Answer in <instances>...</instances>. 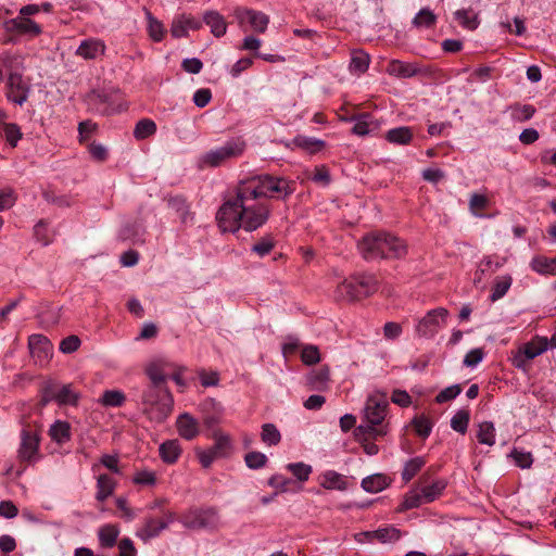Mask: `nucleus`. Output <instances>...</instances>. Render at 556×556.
I'll return each mask as SVG.
<instances>
[{
    "label": "nucleus",
    "mask_w": 556,
    "mask_h": 556,
    "mask_svg": "<svg viewBox=\"0 0 556 556\" xmlns=\"http://www.w3.org/2000/svg\"><path fill=\"white\" fill-rule=\"evenodd\" d=\"M34 236L43 247L52 243L55 232L50 229L49 224L45 219H40L34 227Z\"/></svg>",
    "instance_id": "79ce46f5"
},
{
    "label": "nucleus",
    "mask_w": 556,
    "mask_h": 556,
    "mask_svg": "<svg viewBox=\"0 0 556 556\" xmlns=\"http://www.w3.org/2000/svg\"><path fill=\"white\" fill-rule=\"evenodd\" d=\"M469 419V410L459 409L451 419V428L456 432L465 434L468 429Z\"/></svg>",
    "instance_id": "864d4df0"
},
{
    "label": "nucleus",
    "mask_w": 556,
    "mask_h": 556,
    "mask_svg": "<svg viewBox=\"0 0 556 556\" xmlns=\"http://www.w3.org/2000/svg\"><path fill=\"white\" fill-rule=\"evenodd\" d=\"M168 206L179 215L182 224H189L192 222L193 216L192 213L190 212V205L188 204L184 197H172L168 200Z\"/></svg>",
    "instance_id": "72a5a7b5"
},
{
    "label": "nucleus",
    "mask_w": 556,
    "mask_h": 556,
    "mask_svg": "<svg viewBox=\"0 0 556 556\" xmlns=\"http://www.w3.org/2000/svg\"><path fill=\"white\" fill-rule=\"evenodd\" d=\"M131 481L136 485L153 488L157 483V476L151 469H137L132 475Z\"/></svg>",
    "instance_id": "a19ab883"
},
{
    "label": "nucleus",
    "mask_w": 556,
    "mask_h": 556,
    "mask_svg": "<svg viewBox=\"0 0 556 556\" xmlns=\"http://www.w3.org/2000/svg\"><path fill=\"white\" fill-rule=\"evenodd\" d=\"M369 63L370 58L368 53L361 49L354 50L351 54L349 70L352 74L359 76L368 70Z\"/></svg>",
    "instance_id": "2f4dec72"
},
{
    "label": "nucleus",
    "mask_w": 556,
    "mask_h": 556,
    "mask_svg": "<svg viewBox=\"0 0 556 556\" xmlns=\"http://www.w3.org/2000/svg\"><path fill=\"white\" fill-rule=\"evenodd\" d=\"M4 136L7 142L15 148L17 146V142L22 139V131L17 124L15 123H9L4 125Z\"/></svg>",
    "instance_id": "69168bd1"
},
{
    "label": "nucleus",
    "mask_w": 556,
    "mask_h": 556,
    "mask_svg": "<svg viewBox=\"0 0 556 556\" xmlns=\"http://www.w3.org/2000/svg\"><path fill=\"white\" fill-rule=\"evenodd\" d=\"M511 285V278L510 277H503L500 280H496L493 285V288L491 290L490 299L491 301L495 302L503 298L506 292L508 291L509 287Z\"/></svg>",
    "instance_id": "e2e57ef3"
},
{
    "label": "nucleus",
    "mask_w": 556,
    "mask_h": 556,
    "mask_svg": "<svg viewBox=\"0 0 556 556\" xmlns=\"http://www.w3.org/2000/svg\"><path fill=\"white\" fill-rule=\"evenodd\" d=\"M388 72L390 75L400 78H410L419 74L420 70L416 64L406 63L400 60H392L388 65Z\"/></svg>",
    "instance_id": "cd10ccee"
},
{
    "label": "nucleus",
    "mask_w": 556,
    "mask_h": 556,
    "mask_svg": "<svg viewBox=\"0 0 556 556\" xmlns=\"http://www.w3.org/2000/svg\"><path fill=\"white\" fill-rule=\"evenodd\" d=\"M21 442L17 450V458L21 463L34 465L42 457L40 454V434L30 426L21 430Z\"/></svg>",
    "instance_id": "f8f14e48"
},
{
    "label": "nucleus",
    "mask_w": 556,
    "mask_h": 556,
    "mask_svg": "<svg viewBox=\"0 0 556 556\" xmlns=\"http://www.w3.org/2000/svg\"><path fill=\"white\" fill-rule=\"evenodd\" d=\"M28 348L31 355L39 362H48L52 357L53 345L43 334L34 333L28 338Z\"/></svg>",
    "instance_id": "aec40b11"
},
{
    "label": "nucleus",
    "mask_w": 556,
    "mask_h": 556,
    "mask_svg": "<svg viewBox=\"0 0 556 556\" xmlns=\"http://www.w3.org/2000/svg\"><path fill=\"white\" fill-rule=\"evenodd\" d=\"M78 400L79 394L72 389L71 384L59 387L56 401L59 405L76 406L78 404Z\"/></svg>",
    "instance_id": "8fccbe9b"
},
{
    "label": "nucleus",
    "mask_w": 556,
    "mask_h": 556,
    "mask_svg": "<svg viewBox=\"0 0 556 556\" xmlns=\"http://www.w3.org/2000/svg\"><path fill=\"white\" fill-rule=\"evenodd\" d=\"M319 484L327 490L345 491L348 481L345 477L334 470H326L319 476Z\"/></svg>",
    "instance_id": "bb28decb"
},
{
    "label": "nucleus",
    "mask_w": 556,
    "mask_h": 556,
    "mask_svg": "<svg viewBox=\"0 0 556 556\" xmlns=\"http://www.w3.org/2000/svg\"><path fill=\"white\" fill-rule=\"evenodd\" d=\"M245 150V140L242 137H233L225 141L223 146L201 154L197 164L200 169L219 167L231 160L239 159Z\"/></svg>",
    "instance_id": "423d86ee"
},
{
    "label": "nucleus",
    "mask_w": 556,
    "mask_h": 556,
    "mask_svg": "<svg viewBox=\"0 0 556 556\" xmlns=\"http://www.w3.org/2000/svg\"><path fill=\"white\" fill-rule=\"evenodd\" d=\"M378 289L375 275L357 274L340 282L334 291L338 300L354 302L374 294Z\"/></svg>",
    "instance_id": "0eeeda50"
},
{
    "label": "nucleus",
    "mask_w": 556,
    "mask_h": 556,
    "mask_svg": "<svg viewBox=\"0 0 556 556\" xmlns=\"http://www.w3.org/2000/svg\"><path fill=\"white\" fill-rule=\"evenodd\" d=\"M447 315V309L443 307H438L429 311L418 321L416 326V333L419 337L433 338L441 328V324L445 323Z\"/></svg>",
    "instance_id": "2eb2a0df"
},
{
    "label": "nucleus",
    "mask_w": 556,
    "mask_h": 556,
    "mask_svg": "<svg viewBox=\"0 0 556 556\" xmlns=\"http://www.w3.org/2000/svg\"><path fill=\"white\" fill-rule=\"evenodd\" d=\"M214 444L210 450L217 456V458H227L232 451V441L228 434L215 430L212 434Z\"/></svg>",
    "instance_id": "a878e982"
},
{
    "label": "nucleus",
    "mask_w": 556,
    "mask_h": 556,
    "mask_svg": "<svg viewBox=\"0 0 556 556\" xmlns=\"http://www.w3.org/2000/svg\"><path fill=\"white\" fill-rule=\"evenodd\" d=\"M301 361L307 366L319 363L320 353L318 348L312 344L304 345L301 351Z\"/></svg>",
    "instance_id": "680f3d73"
},
{
    "label": "nucleus",
    "mask_w": 556,
    "mask_h": 556,
    "mask_svg": "<svg viewBox=\"0 0 556 556\" xmlns=\"http://www.w3.org/2000/svg\"><path fill=\"white\" fill-rule=\"evenodd\" d=\"M182 454V447L177 439L166 440L159 446L161 460L166 465L176 464Z\"/></svg>",
    "instance_id": "5701e85b"
},
{
    "label": "nucleus",
    "mask_w": 556,
    "mask_h": 556,
    "mask_svg": "<svg viewBox=\"0 0 556 556\" xmlns=\"http://www.w3.org/2000/svg\"><path fill=\"white\" fill-rule=\"evenodd\" d=\"M88 106L103 116L114 115L128 109L119 90H92L86 97Z\"/></svg>",
    "instance_id": "1a4fd4ad"
},
{
    "label": "nucleus",
    "mask_w": 556,
    "mask_h": 556,
    "mask_svg": "<svg viewBox=\"0 0 556 556\" xmlns=\"http://www.w3.org/2000/svg\"><path fill=\"white\" fill-rule=\"evenodd\" d=\"M106 50L105 42L100 38L90 37L84 39L75 51V55L86 60H96L104 55Z\"/></svg>",
    "instance_id": "412c9836"
},
{
    "label": "nucleus",
    "mask_w": 556,
    "mask_h": 556,
    "mask_svg": "<svg viewBox=\"0 0 556 556\" xmlns=\"http://www.w3.org/2000/svg\"><path fill=\"white\" fill-rule=\"evenodd\" d=\"M427 458L425 456H415L413 458L407 459L404 463L401 478L402 481L406 484L412 481L415 476L426 466Z\"/></svg>",
    "instance_id": "c85d7f7f"
},
{
    "label": "nucleus",
    "mask_w": 556,
    "mask_h": 556,
    "mask_svg": "<svg viewBox=\"0 0 556 556\" xmlns=\"http://www.w3.org/2000/svg\"><path fill=\"white\" fill-rule=\"evenodd\" d=\"M140 403L149 420L161 424L170 415L174 399L167 386L148 384L142 390Z\"/></svg>",
    "instance_id": "7ed1b4c3"
},
{
    "label": "nucleus",
    "mask_w": 556,
    "mask_h": 556,
    "mask_svg": "<svg viewBox=\"0 0 556 556\" xmlns=\"http://www.w3.org/2000/svg\"><path fill=\"white\" fill-rule=\"evenodd\" d=\"M30 92V81L24 77L22 71L15 68L8 75L4 94L9 102L22 106L28 100Z\"/></svg>",
    "instance_id": "ddd939ff"
},
{
    "label": "nucleus",
    "mask_w": 556,
    "mask_h": 556,
    "mask_svg": "<svg viewBox=\"0 0 556 556\" xmlns=\"http://www.w3.org/2000/svg\"><path fill=\"white\" fill-rule=\"evenodd\" d=\"M176 520V514L173 511H165L163 517L147 516L142 528L138 531V536L143 541H150L161 534V532L168 528L170 523Z\"/></svg>",
    "instance_id": "dca6fc26"
},
{
    "label": "nucleus",
    "mask_w": 556,
    "mask_h": 556,
    "mask_svg": "<svg viewBox=\"0 0 556 556\" xmlns=\"http://www.w3.org/2000/svg\"><path fill=\"white\" fill-rule=\"evenodd\" d=\"M245 189L239 186V202L241 203L242 229L252 232L263 227L271 214L269 201L256 195L244 194Z\"/></svg>",
    "instance_id": "39448f33"
},
{
    "label": "nucleus",
    "mask_w": 556,
    "mask_h": 556,
    "mask_svg": "<svg viewBox=\"0 0 556 556\" xmlns=\"http://www.w3.org/2000/svg\"><path fill=\"white\" fill-rule=\"evenodd\" d=\"M361 484L362 488L369 493L380 492L388 486L387 478L381 473L364 478Z\"/></svg>",
    "instance_id": "37998d69"
},
{
    "label": "nucleus",
    "mask_w": 556,
    "mask_h": 556,
    "mask_svg": "<svg viewBox=\"0 0 556 556\" xmlns=\"http://www.w3.org/2000/svg\"><path fill=\"white\" fill-rule=\"evenodd\" d=\"M462 392V387L459 384H453L445 389H443L435 397L437 403H446L448 401L457 397Z\"/></svg>",
    "instance_id": "774afa93"
},
{
    "label": "nucleus",
    "mask_w": 556,
    "mask_h": 556,
    "mask_svg": "<svg viewBox=\"0 0 556 556\" xmlns=\"http://www.w3.org/2000/svg\"><path fill=\"white\" fill-rule=\"evenodd\" d=\"M388 407L389 403L383 394L368 396L364 408L366 425H359L355 428L354 434L356 440H362V437L365 434L378 438L388 433V425H382Z\"/></svg>",
    "instance_id": "20e7f679"
},
{
    "label": "nucleus",
    "mask_w": 556,
    "mask_h": 556,
    "mask_svg": "<svg viewBox=\"0 0 556 556\" xmlns=\"http://www.w3.org/2000/svg\"><path fill=\"white\" fill-rule=\"evenodd\" d=\"M490 206V200L486 195L472 193L469 199V210L471 214L479 218L488 217L484 211Z\"/></svg>",
    "instance_id": "4c0bfd02"
},
{
    "label": "nucleus",
    "mask_w": 556,
    "mask_h": 556,
    "mask_svg": "<svg viewBox=\"0 0 556 556\" xmlns=\"http://www.w3.org/2000/svg\"><path fill=\"white\" fill-rule=\"evenodd\" d=\"M275 248V241L271 236H265L255 244L252 245L251 251L260 257L268 255Z\"/></svg>",
    "instance_id": "052dcab7"
},
{
    "label": "nucleus",
    "mask_w": 556,
    "mask_h": 556,
    "mask_svg": "<svg viewBox=\"0 0 556 556\" xmlns=\"http://www.w3.org/2000/svg\"><path fill=\"white\" fill-rule=\"evenodd\" d=\"M116 481L109 475L102 473L97 478L96 500L98 502L106 501L114 492Z\"/></svg>",
    "instance_id": "7c9ffc66"
},
{
    "label": "nucleus",
    "mask_w": 556,
    "mask_h": 556,
    "mask_svg": "<svg viewBox=\"0 0 556 556\" xmlns=\"http://www.w3.org/2000/svg\"><path fill=\"white\" fill-rule=\"evenodd\" d=\"M505 263V258L497 255L485 256L479 264V270L482 274H492L501 268Z\"/></svg>",
    "instance_id": "13d9d810"
},
{
    "label": "nucleus",
    "mask_w": 556,
    "mask_h": 556,
    "mask_svg": "<svg viewBox=\"0 0 556 556\" xmlns=\"http://www.w3.org/2000/svg\"><path fill=\"white\" fill-rule=\"evenodd\" d=\"M530 268L540 275H556V255L547 257L545 255H536L530 262Z\"/></svg>",
    "instance_id": "c756f323"
},
{
    "label": "nucleus",
    "mask_w": 556,
    "mask_h": 556,
    "mask_svg": "<svg viewBox=\"0 0 556 556\" xmlns=\"http://www.w3.org/2000/svg\"><path fill=\"white\" fill-rule=\"evenodd\" d=\"M412 23L417 28H431L437 23V15L429 8H422L415 15Z\"/></svg>",
    "instance_id": "de8ad7c7"
},
{
    "label": "nucleus",
    "mask_w": 556,
    "mask_h": 556,
    "mask_svg": "<svg viewBox=\"0 0 556 556\" xmlns=\"http://www.w3.org/2000/svg\"><path fill=\"white\" fill-rule=\"evenodd\" d=\"M484 348H475L466 353L463 365L468 368H476L485 357Z\"/></svg>",
    "instance_id": "bf43d9fd"
},
{
    "label": "nucleus",
    "mask_w": 556,
    "mask_h": 556,
    "mask_svg": "<svg viewBox=\"0 0 556 556\" xmlns=\"http://www.w3.org/2000/svg\"><path fill=\"white\" fill-rule=\"evenodd\" d=\"M477 440L480 444L492 446L495 444V428L493 422L483 421L479 424Z\"/></svg>",
    "instance_id": "a18cd8bd"
},
{
    "label": "nucleus",
    "mask_w": 556,
    "mask_h": 556,
    "mask_svg": "<svg viewBox=\"0 0 556 556\" xmlns=\"http://www.w3.org/2000/svg\"><path fill=\"white\" fill-rule=\"evenodd\" d=\"M548 348V340L544 337H534L531 341L523 344V358L533 359L541 355Z\"/></svg>",
    "instance_id": "f704fd0d"
},
{
    "label": "nucleus",
    "mask_w": 556,
    "mask_h": 556,
    "mask_svg": "<svg viewBox=\"0 0 556 556\" xmlns=\"http://www.w3.org/2000/svg\"><path fill=\"white\" fill-rule=\"evenodd\" d=\"M239 186L245 189L244 194L256 195L262 200L285 201L295 191V182L287 177L269 174L257 175L240 181Z\"/></svg>",
    "instance_id": "f03ea898"
},
{
    "label": "nucleus",
    "mask_w": 556,
    "mask_h": 556,
    "mask_svg": "<svg viewBox=\"0 0 556 556\" xmlns=\"http://www.w3.org/2000/svg\"><path fill=\"white\" fill-rule=\"evenodd\" d=\"M178 520L185 528L190 530H217L220 525L218 510L213 506H193L180 514Z\"/></svg>",
    "instance_id": "6e6552de"
},
{
    "label": "nucleus",
    "mask_w": 556,
    "mask_h": 556,
    "mask_svg": "<svg viewBox=\"0 0 556 556\" xmlns=\"http://www.w3.org/2000/svg\"><path fill=\"white\" fill-rule=\"evenodd\" d=\"M233 16L243 31L253 30L264 34L269 24V16L267 14L249 8H236Z\"/></svg>",
    "instance_id": "4468645a"
},
{
    "label": "nucleus",
    "mask_w": 556,
    "mask_h": 556,
    "mask_svg": "<svg viewBox=\"0 0 556 556\" xmlns=\"http://www.w3.org/2000/svg\"><path fill=\"white\" fill-rule=\"evenodd\" d=\"M412 426L420 438L426 439L430 435L433 424L429 417L420 415L413 418Z\"/></svg>",
    "instance_id": "3c124183"
},
{
    "label": "nucleus",
    "mask_w": 556,
    "mask_h": 556,
    "mask_svg": "<svg viewBox=\"0 0 556 556\" xmlns=\"http://www.w3.org/2000/svg\"><path fill=\"white\" fill-rule=\"evenodd\" d=\"M267 460V456L264 453L256 451L249 452L244 456L245 465L250 469L254 470L263 468L266 465Z\"/></svg>",
    "instance_id": "0e129e2a"
},
{
    "label": "nucleus",
    "mask_w": 556,
    "mask_h": 556,
    "mask_svg": "<svg viewBox=\"0 0 556 556\" xmlns=\"http://www.w3.org/2000/svg\"><path fill=\"white\" fill-rule=\"evenodd\" d=\"M157 130L156 124L150 118H142L136 123L134 137L137 140H144L152 137Z\"/></svg>",
    "instance_id": "ea45409f"
},
{
    "label": "nucleus",
    "mask_w": 556,
    "mask_h": 556,
    "mask_svg": "<svg viewBox=\"0 0 556 556\" xmlns=\"http://www.w3.org/2000/svg\"><path fill=\"white\" fill-rule=\"evenodd\" d=\"M202 28V21L198 17L182 13L174 17L170 26V34L174 38H185L189 30H199Z\"/></svg>",
    "instance_id": "6ab92c4d"
},
{
    "label": "nucleus",
    "mask_w": 556,
    "mask_h": 556,
    "mask_svg": "<svg viewBox=\"0 0 556 556\" xmlns=\"http://www.w3.org/2000/svg\"><path fill=\"white\" fill-rule=\"evenodd\" d=\"M202 24L204 23L210 27L211 34L216 37L220 38L226 35L227 33V22L225 17L215 10H208L205 11L203 14Z\"/></svg>",
    "instance_id": "b1692460"
},
{
    "label": "nucleus",
    "mask_w": 556,
    "mask_h": 556,
    "mask_svg": "<svg viewBox=\"0 0 556 556\" xmlns=\"http://www.w3.org/2000/svg\"><path fill=\"white\" fill-rule=\"evenodd\" d=\"M119 530L116 526L105 525L99 529L98 538L100 545L104 548H111L116 544Z\"/></svg>",
    "instance_id": "58836bf2"
},
{
    "label": "nucleus",
    "mask_w": 556,
    "mask_h": 556,
    "mask_svg": "<svg viewBox=\"0 0 556 556\" xmlns=\"http://www.w3.org/2000/svg\"><path fill=\"white\" fill-rule=\"evenodd\" d=\"M342 121L354 122L351 132L358 137H365L377 131L380 123L369 112L354 114L350 117H344Z\"/></svg>",
    "instance_id": "a211bd4d"
},
{
    "label": "nucleus",
    "mask_w": 556,
    "mask_h": 556,
    "mask_svg": "<svg viewBox=\"0 0 556 556\" xmlns=\"http://www.w3.org/2000/svg\"><path fill=\"white\" fill-rule=\"evenodd\" d=\"M59 384L53 381L46 382L40 389V404L48 405L50 402L58 401Z\"/></svg>",
    "instance_id": "5fc2aeb1"
},
{
    "label": "nucleus",
    "mask_w": 556,
    "mask_h": 556,
    "mask_svg": "<svg viewBox=\"0 0 556 556\" xmlns=\"http://www.w3.org/2000/svg\"><path fill=\"white\" fill-rule=\"evenodd\" d=\"M286 468L301 482L307 481L309 478V475L313 471L311 465L302 463V462L290 463L286 466Z\"/></svg>",
    "instance_id": "6e6d98bb"
},
{
    "label": "nucleus",
    "mask_w": 556,
    "mask_h": 556,
    "mask_svg": "<svg viewBox=\"0 0 556 556\" xmlns=\"http://www.w3.org/2000/svg\"><path fill=\"white\" fill-rule=\"evenodd\" d=\"M126 401V396L118 390H106L101 396V404L109 407H121Z\"/></svg>",
    "instance_id": "603ef678"
},
{
    "label": "nucleus",
    "mask_w": 556,
    "mask_h": 556,
    "mask_svg": "<svg viewBox=\"0 0 556 556\" xmlns=\"http://www.w3.org/2000/svg\"><path fill=\"white\" fill-rule=\"evenodd\" d=\"M142 228L140 225L134 223V224H126L124 227L121 228L118 232V238L122 241H131L132 243L141 242L142 239Z\"/></svg>",
    "instance_id": "09e8293b"
},
{
    "label": "nucleus",
    "mask_w": 556,
    "mask_h": 556,
    "mask_svg": "<svg viewBox=\"0 0 556 556\" xmlns=\"http://www.w3.org/2000/svg\"><path fill=\"white\" fill-rule=\"evenodd\" d=\"M262 441L271 446L277 445L281 440V434L274 424H264L261 433Z\"/></svg>",
    "instance_id": "4d7b16f0"
},
{
    "label": "nucleus",
    "mask_w": 556,
    "mask_h": 556,
    "mask_svg": "<svg viewBox=\"0 0 556 556\" xmlns=\"http://www.w3.org/2000/svg\"><path fill=\"white\" fill-rule=\"evenodd\" d=\"M49 435L52 441L58 444H63L71 440V426L67 421L56 420L54 421L50 429Z\"/></svg>",
    "instance_id": "c9c22d12"
},
{
    "label": "nucleus",
    "mask_w": 556,
    "mask_h": 556,
    "mask_svg": "<svg viewBox=\"0 0 556 556\" xmlns=\"http://www.w3.org/2000/svg\"><path fill=\"white\" fill-rule=\"evenodd\" d=\"M148 34L154 42H161L165 36V28L162 22L155 18L150 12H147Z\"/></svg>",
    "instance_id": "49530a36"
},
{
    "label": "nucleus",
    "mask_w": 556,
    "mask_h": 556,
    "mask_svg": "<svg viewBox=\"0 0 556 556\" xmlns=\"http://www.w3.org/2000/svg\"><path fill=\"white\" fill-rule=\"evenodd\" d=\"M241 203L239 202V185L236 187L235 197L224 201L216 213L218 227L223 232H237L242 228Z\"/></svg>",
    "instance_id": "9b49d317"
},
{
    "label": "nucleus",
    "mask_w": 556,
    "mask_h": 556,
    "mask_svg": "<svg viewBox=\"0 0 556 556\" xmlns=\"http://www.w3.org/2000/svg\"><path fill=\"white\" fill-rule=\"evenodd\" d=\"M448 481L445 478L431 480L430 468L427 469L418 479V486L422 493L421 496L426 503L430 504L441 497L447 488Z\"/></svg>",
    "instance_id": "f3484780"
},
{
    "label": "nucleus",
    "mask_w": 556,
    "mask_h": 556,
    "mask_svg": "<svg viewBox=\"0 0 556 556\" xmlns=\"http://www.w3.org/2000/svg\"><path fill=\"white\" fill-rule=\"evenodd\" d=\"M311 179L312 181L326 187L330 184L331 176L326 165H318L314 168Z\"/></svg>",
    "instance_id": "338daca9"
},
{
    "label": "nucleus",
    "mask_w": 556,
    "mask_h": 556,
    "mask_svg": "<svg viewBox=\"0 0 556 556\" xmlns=\"http://www.w3.org/2000/svg\"><path fill=\"white\" fill-rule=\"evenodd\" d=\"M384 139L395 146H408L413 142L414 131L409 126L394 127L386 132Z\"/></svg>",
    "instance_id": "393cba45"
},
{
    "label": "nucleus",
    "mask_w": 556,
    "mask_h": 556,
    "mask_svg": "<svg viewBox=\"0 0 556 556\" xmlns=\"http://www.w3.org/2000/svg\"><path fill=\"white\" fill-rule=\"evenodd\" d=\"M454 20L460 27L467 30H475L480 24L478 14L475 13L472 9H460L455 11Z\"/></svg>",
    "instance_id": "473e14b6"
},
{
    "label": "nucleus",
    "mask_w": 556,
    "mask_h": 556,
    "mask_svg": "<svg viewBox=\"0 0 556 556\" xmlns=\"http://www.w3.org/2000/svg\"><path fill=\"white\" fill-rule=\"evenodd\" d=\"M420 489H412L405 495L401 503V510H409L427 504Z\"/></svg>",
    "instance_id": "c03bdc74"
},
{
    "label": "nucleus",
    "mask_w": 556,
    "mask_h": 556,
    "mask_svg": "<svg viewBox=\"0 0 556 556\" xmlns=\"http://www.w3.org/2000/svg\"><path fill=\"white\" fill-rule=\"evenodd\" d=\"M146 375L150 379L149 384L166 386V375L164 371V363L162 361H154L146 367Z\"/></svg>",
    "instance_id": "e433bc0d"
},
{
    "label": "nucleus",
    "mask_w": 556,
    "mask_h": 556,
    "mask_svg": "<svg viewBox=\"0 0 556 556\" xmlns=\"http://www.w3.org/2000/svg\"><path fill=\"white\" fill-rule=\"evenodd\" d=\"M357 249L366 261L400 260L407 254L405 241L387 231H371L362 237Z\"/></svg>",
    "instance_id": "f257e3e1"
},
{
    "label": "nucleus",
    "mask_w": 556,
    "mask_h": 556,
    "mask_svg": "<svg viewBox=\"0 0 556 556\" xmlns=\"http://www.w3.org/2000/svg\"><path fill=\"white\" fill-rule=\"evenodd\" d=\"M4 43L16 45L22 37L34 39L42 34V26L29 17L16 16L3 20Z\"/></svg>",
    "instance_id": "9d476101"
},
{
    "label": "nucleus",
    "mask_w": 556,
    "mask_h": 556,
    "mask_svg": "<svg viewBox=\"0 0 556 556\" xmlns=\"http://www.w3.org/2000/svg\"><path fill=\"white\" fill-rule=\"evenodd\" d=\"M176 428L178 434L187 441H192L200 434V424L189 413H182L177 417Z\"/></svg>",
    "instance_id": "4be33fe9"
}]
</instances>
